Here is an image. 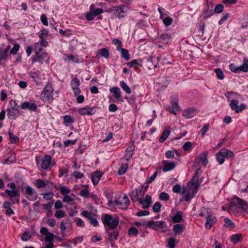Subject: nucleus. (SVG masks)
I'll return each mask as SVG.
<instances>
[{
	"mask_svg": "<svg viewBox=\"0 0 248 248\" xmlns=\"http://www.w3.org/2000/svg\"><path fill=\"white\" fill-rule=\"evenodd\" d=\"M200 216L201 217H205L206 221L205 225V228L207 229H210L217 221L216 218L213 216L211 212L209 211L208 209L205 208H202Z\"/></svg>",
	"mask_w": 248,
	"mask_h": 248,
	"instance_id": "nucleus-4",
	"label": "nucleus"
},
{
	"mask_svg": "<svg viewBox=\"0 0 248 248\" xmlns=\"http://www.w3.org/2000/svg\"><path fill=\"white\" fill-rule=\"evenodd\" d=\"M170 128L166 129L162 133L159 138V141L161 143L164 142L169 137L170 134Z\"/></svg>",
	"mask_w": 248,
	"mask_h": 248,
	"instance_id": "nucleus-31",
	"label": "nucleus"
},
{
	"mask_svg": "<svg viewBox=\"0 0 248 248\" xmlns=\"http://www.w3.org/2000/svg\"><path fill=\"white\" fill-rule=\"evenodd\" d=\"M114 202L122 209L126 210L130 204V201L125 193H120L115 196Z\"/></svg>",
	"mask_w": 248,
	"mask_h": 248,
	"instance_id": "nucleus-3",
	"label": "nucleus"
},
{
	"mask_svg": "<svg viewBox=\"0 0 248 248\" xmlns=\"http://www.w3.org/2000/svg\"><path fill=\"white\" fill-rule=\"evenodd\" d=\"M192 143L191 142L186 141L183 146V149L186 151H188L191 148Z\"/></svg>",
	"mask_w": 248,
	"mask_h": 248,
	"instance_id": "nucleus-60",
	"label": "nucleus"
},
{
	"mask_svg": "<svg viewBox=\"0 0 248 248\" xmlns=\"http://www.w3.org/2000/svg\"><path fill=\"white\" fill-rule=\"evenodd\" d=\"M242 238V235L241 233H236L233 235H232L231 236V241L234 243L236 244L238 242L240 241Z\"/></svg>",
	"mask_w": 248,
	"mask_h": 248,
	"instance_id": "nucleus-35",
	"label": "nucleus"
},
{
	"mask_svg": "<svg viewBox=\"0 0 248 248\" xmlns=\"http://www.w3.org/2000/svg\"><path fill=\"white\" fill-rule=\"evenodd\" d=\"M167 109L171 113L176 115L177 112L180 111V107L178 105V102H173L172 103L171 108L168 107Z\"/></svg>",
	"mask_w": 248,
	"mask_h": 248,
	"instance_id": "nucleus-26",
	"label": "nucleus"
},
{
	"mask_svg": "<svg viewBox=\"0 0 248 248\" xmlns=\"http://www.w3.org/2000/svg\"><path fill=\"white\" fill-rule=\"evenodd\" d=\"M225 96L227 97L228 101H230V106L231 109L234 110L236 113H238L239 112L243 110L246 108V105L242 103L240 105H238V101L236 99H232V98L231 95H234V97H240V95L239 94L235 92H227L225 94Z\"/></svg>",
	"mask_w": 248,
	"mask_h": 248,
	"instance_id": "nucleus-1",
	"label": "nucleus"
},
{
	"mask_svg": "<svg viewBox=\"0 0 248 248\" xmlns=\"http://www.w3.org/2000/svg\"><path fill=\"white\" fill-rule=\"evenodd\" d=\"M112 43L116 45L117 46V49L119 50L122 48V42L117 38H114L112 40Z\"/></svg>",
	"mask_w": 248,
	"mask_h": 248,
	"instance_id": "nucleus-46",
	"label": "nucleus"
},
{
	"mask_svg": "<svg viewBox=\"0 0 248 248\" xmlns=\"http://www.w3.org/2000/svg\"><path fill=\"white\" fill-rule=\"evenodd\" d=\"M119 50L121 52L122 57L124 59L125 61H128L130 59V55L127 49L121 48Z\"/></svg>",
	"mask_w": 248,
	"mask_h": 248,
	"instance_id": "nucleus-38",
	"label": "nucleus"
},
{
	"mask_svg": "<svg viewBox=\"0 0 248 248\" xmlns=\"http://www.w3.org/2000/svg\"><path fill=\"white\" fill-rule=\"evenodd\" d=\"M128 166L127 164H121L118 171V174L122 175L124 174L128 169Z\"/></svg>",
	"mask_w": 248,
	"mask_h": 248,
	"instance_id": "nucleus-39",
	"label": "nucleus"
},
{
	"mask_svg": "<svg viewBox=\"0 0 248 248\" xmlns=\"http://www.w3.org/2000/svg\"><path fill=\"white\" fill-rule=\"evenodd\" d=\"M8 135L10 137V140L12 143H15L19 140V138L14 135L11 131L8 132Z\"/></svg>",
	"mask_w": 248,
	"mask_h": 248,
	"instance_id": "nucleus-47",
	"label": "nucleus"
},
{
	"mask_svg": "<svg viewBox=\"0 0 248 248\" xmlns=\"http://www.w3.org/2000/svg\"><path fill=\"white\" fill-rule=\"evenodd\" d=\"M120 86L123 90L127 94H130L131 93V89L124 81H120Z\"/></svg>",
	"mask_w": 248,
	"mask_h": 248,
	"instance_id": "nucleus-37",
	"label": "nucleus"
},
{
	"mask_svg": "<svg viewBox=\"0 0 248 248\" xmlns=\"http://www.w3.org/2000/svg\"><path fill=\"white\" fill-rule=\"evenodd\" d=\"M220 153L221 154H223L224 157H226L230 158V157H232L233 155L232 152L231 150H227L226 149H222L220 150Z\"/></svg>",
	"mask_w": 248,
	"mask_h": 248,
	"instance_id": "nucleus-42",
	"label": "nucleus"
},
{
	"mask_svg": "<svg viewBox=\"0 0 248 248\" xmlns=\"http://www.w3.org/2000/svg\"><path fill=\"white\" fill-rule=\"evenodd\" d=\"M139 202L143 209H147L152 203L151 197L149 195H147L144 199H142L141 198Z\"/></svg>",
	"mask_w": 248,
	"mask_h": 248,
	"instance_id": "nucleus-16",
	"label": "nucleus"
},
{
	"mask_svg": "<svg viewBox=\"0 0 248 248\" xmlns=\"http://www.w3.org/2000/svg\"><path fill=\"white\" fill-rule=\"evenodd\" d=\"M97 53L100 56L105 58H108L109 57V52L108 49L104 48L97 51Z\"/></svg>",
	"mask_w": 248,
	"mask_h": 248,
	"instance_id": "nucleus-40",
	"label": "nucleus"
},
{
	"mask_svg": "<svg viewBox=\"0 0 248 248\" xmlns=\"http://www.w3.org/2000/svg\"><path fill=\"white\" fill-rule=\"evenodd\" d=\"M93 110L94 108H92L89 106H86L79 109L78 112L81 115H92L94 113Z\"/></svg>",
	"mask_w": 248,
	"mask_h": 248,
	"instance_id": "nucleus-21",
	"label": "nucleus"
},
{
	"mask_svg": "<svg viewBox=\"0 0 248 248\" xmlns=\"http://www.w3.org/2000/svg\"><path fill=\"white\" fill-rule=\"evenodd\" d=\"M225 226L227 227L232 228L234 226V223L229 218H225L224 219Z\"/></svg>",
	"mask_w": 248,
	"mask_h": 248,
	"instance_id": "nucleus-61",
	"label": "nucleus"
},
{
	"mask_svg": "<svg viewBox=\"0 0 248 248\" xmlns=\"http://www.w3.org/2000/svg\"><path fill=\"white\" fill-rule=\"evenodd\" d=\"M223 5L221 4H217L214 9V12L216 13H221L223 11Z\"/></svg>",
	"mask_w": 248,
	"mask_h": 248,
	"instance_id": "nucleus-56",
	"label": "nucleus"
},
{
	"mask_svg": "<svg viewBox=\"0 0 248 248\" xmlns=\"http://www.w3.org/2000/svg\"><path fill=\"white\" fill-rule=\"evenodd\" d=\"M159 38L162 41L170 40L171 39V36L167 33H164L159 36Z\"/></svg>",
	"mask_w": 248,
	"mask_h": 248,
	"instance_id": "nucleus-51",
	"label": "nucleus"
},
{
	"mask_svg": "<svg viewBox=\"0 0 248 248\" xmlns=\"http://www.w3.org/2000/svg\"><path fill=\"white\" fill-rule=\"evenodd\" d=\"M53 89L52 84L47 83L45 85L43 91L41 93V96L44 99L51 102L53 100Z\"/></svg>",
	"mask_w": 248,
	"mask_h": 248,
	"instance_id": "nucleus-8",
	"label": "nucleus"
},
{
	"mask_svg": "<svg viewBox=\"0 0 248 248\" xmlns=\"http://www.w3.org/2000/svg\"><path fill=\"white\" fill-rule=\"evenodd\" d=\"M198 189V188H197L195 190V186L191 184L188 188V191H187L186 188L184 187L183 188L182 193H186L185 196V201L186 202L189 201L190 199L194 197L197 192Z\"/></svg>",
	"mask_w": 248,
	"mask_h": 248,
	"instance_id": "nucleus-10",
	"label": "nucleus"
},
{
	"mask_svg": "<svg viewBox=\"0 0 248 248\" xmlns=\"http://www.w3.org/2000/svg\"><path fill=\"white\" fill-rule=\"evenodd\" d=\"M80 82L78 78H74L71 81V86L74 92V95L77 96L80 93L79 88Z\"/></svg>",
	"mask_w": 248,
	"mask_h": 248,
	"instance_id": "nucleus-12",
	"label": "nucleus"
},
{
	"mask_svg": "<svg viewBox=\"0 0 248 248\" xmlns=\"http://www.w3.org/2000/svg\"><path fill=\"white\" fill-rule=\"evenodd\" d=\"M162 164V171L163 172L172 170L175 169L176 166V163L174 162H170L167 160H163Z\"/></svg>",
	"mask_w": 248,
	"mask_h": 248,
	"instance_id": "nucleus-14",
	"label": "nucleus"
},
{
	"mask_svg": "<svg viewBox=\"0 0 248 248\" xmlns=\"http://www.w3.org/2000/svg\"><path fill=\"white\" fill-rule=\"evenodd\" d=\"M214 14V12L212 9H207L204 13L203 17L204 18H207L211 16Z\"/></svg>",
	"mask_w": 248,
	"mask_h": 248,
	"instance_id": "nucleus-62",
	"label": "nucleus"
},
{
	"mask_svg": "<svg viewBox=\"0 0 248 248\" xmlns=\"http://www.w3.org/2000/svg\"><path fill=\"white\" fill-rule=\"evenodd\" d=\"M48 35V31L47 30L45 29H43L41 31V33L39 35V37L40 38V40H44L46 39L47 36Z\"/></svg>",
	"mask_w": 248,
	"mask_h": 248,
	"instance_id": "nucleus-48",
	"label": "nucleus"
},
{
	"mask_svg": "<svg viewBox=\"0 0 248 248\" xmlns=\"http://www.w3.org/2000/svg\"><path fill=\"white\" fill-rule=\"evenodd\" d=\"M244 61V63L239 66V72L241 71L247 72L248 71V60L245 59Z\"/></svg>",
	"mask_w": 248,
	"mask_h": 248,
	"instance_id": "nucleus-43",
	"label": "nucleus"
},
{
	"mask_svg": "<svg viewBox=\"0 0 248 248\" xmlns=\"http://www.w3.org/2000/svg\"><path fill=\"white\" fill-rule=\"evenodd\" d=\"M159 199L162 201H168L170 199L169 194L166 192H161L159 194Z\"/></svg>",
	"mask_w": 248,
	"mask_h": 248,
	"instance_id": "nucleus-52",
	"label": "nucleus"
},
{
	"mask_svg": "<svg viewBox=\"0 0 248 248\" xmlns=\"http://www.w3.org/2000/svg\"><path fill=\"white\" fill-rule=\"evenodd\" d=\"M31 234L30 232H25L22 236V240L23 241H27L30 239Z\"/></svg>",
	"mask_w": 248,
	"mask_h": 248,
	"instance_id": "nucleus-64",
	"label": "nucleus"
},
{
	"mask_svg": "<svg viewBox=\"0 0 248 248\" xmlns=\"http://www.w3.org/2000/svg\"><path fill=\"white\" fill-rule=\"evenodd\" d=\"M60 190L63 196L68 195L70 193V189L65 186H61Z\"/></svg>",
	"mask_w": 248,
	"mask_h": 248,
	"instance_id": "nucleus-44",
	"label": "nucleus"
},
{
	"mask_svg": "<svg viewBox=\"0 0 248 248\" xmlns=\"http://www.w3.org/2000/svg\"><path fill=\"white\" fill-rule=\"evenodd\" d=\"M34 184L38 188H44L47 185L43 180L40 179L36 180L34 181Z\"/></svg>",
	"mask_w": 248,
	"mask_h": 248,
	"instance_id": "nucleus-34",
	"label": "nucleus"
},
{
	"mask_svg": "<svg viewBox=\"0 0 248 248\" xmlns=\"http://www.w3.org/2000/svg\"><path fill=\"white\" fill-rule=\"evenodd\" d=\"M108 239L111 242L118 239V232L117 231H112L108 232Z\"/></svg>",
	"mask_w": 248,
	"mask_h": 248,
	"instance_id": "nucleus-36",
	"label": "nucleus"
},
{
	"mask_svg": "<svg viewBox=\"0 0 248 248\" xmlns=\"http://www.w3.org/2000/svg\"><path fill=\"white\" fill-rule=\"evenodd\" d=\"M146 225L147 227L152 228L155 231L165 229L167 227L166 222L164 221H155L150 220L147 222Z\"/></svg>",
	"mask_w": 248,
	"mask_h": 248,
	"instance_id": "nucleus-9",
	"label": "nucleus"
},
{
	"mask_svg": "<svg viewBox=\"0 0 248 248\" xmlns=\"http://www.w3.org/2000/svg\"><path fill=\"white\" fill-rule=\"evenodd\" d=\"M109 91L113 94L114 97L117 99L121 97V90L118 87H113L109 89Z\"/></svg>",
	"mask_w": 248,
	"mask_h": 248,
	"instance_id": "nucleus-29",
	"label": "nucleus"
},
{
	"mask_svg": "<svg viewBox=\"0 0 248 248\" xmlns=\"http://www.w3.org/2000/svg\"><path fill=\"white\" fill-rule=\"evenodd\" d=\"M183 218V213L181 211H177L175 215L172 217V220L174 223L181 222Z\"/></svg>",
	"mask_w": 248,
	"mask_h": 248,
	"instance_id": "nucleus-30",
	"label": "nucleus"
},
{
	"mask_svg": "<svg viewBox=\"0 0 248 248\" xmlns=\"http://www.w3.org/2000/svg\"><path fill=\"white\" fill-rule=\"evenodd\" d=\"M30 77L36 82L38 83L40 81V78L39 77V72L38 71H31L29 73Z\"/></svg>",
	"mask_w": 248,
	"mask_h": 248,
	"instance_id": "nucleus-28",
	"label": "nucleus"
},
{
	"mask_svg": "<svg viewBox=\"0 0 248 248\" xmlns=\"http://www.w3.org/2000/svg\"><path fill=\"white\" fill-rule=\"evenodd\" d=\"M184 225L181 224H176L174 225L173 230L175 235L182 233L183 231Z\"/></svg>",
	"mask_w": 248,
	"mask_h": 248,
	"instance_id": "nucleus-32",
	"label": "nucleus"
},
{
	"mask_svg": "<svg viewBox=\"0 0 248 248\" xmlns=\"http://www.w3.org/2000/svg\"><path fill=\"white\" fill-rule=\"evenodd\" d=\"M202 172V170L200 168H199L195 171L194 173V175L193 176L191 181L190 182L191 184L192 185H194L195 186V190L198 188L199 187V174H201Z\"/></svg>",
	"mask_w": 248,
	"mask_h": 248,
	"instance_id": "nucleus-17",
	"label": "nucleus"
},
{
	"mask_svg": "<svg viewBox=\"0 0 248 248\" xmlns=\"http://www.w3.org/2000/svg\"><path fill=\"white\" fill-rule=\"evenodd\" d=\"M21 108L23 109H29L31 111H35L37 109V106L35 103L27 101L21 105Z\"/></svg>",
	"mask_w": 248,
	"mask_h": 248,
	"instance_id": "nucleus-19",
	"label": "nucleus"
},
{
	"mask_svg": "<svg viewBox=\"0 0 248 248\" xmlns=\"http://www.w3.org/2000/svg\"><path fill=\"white\" fill-rule=\"evenodd\" d=\"M43 196L44 199L46 200H50L53 198L54 194L52 192H48L43 194Z\"/></svg>",
	"mask_w": 248,
	"mask_h": 248,
	"instance_id": "nucleus-63",
	"label": "nucleus"
},
{
	"mask_svg": "<svg viewBox=\"0 0 248 248\" xmlns=\"http://www.w3.org/2000/svg\"><path fill=\"white\" fill-rule=\"evenodd\" d=\"M102 220L104 225L108 226L110 229L112 230H114L117 227L119 221L118 218L113 219L111 215L107 214L104 215Z\"/></svg>",
	"mask_w": 248,
	"mask_h": 248,
	"instance_id": "nucleus-5",
	"label": "nucleus"
},
{
	"mask_svg": "<svg viewBox=\"0 0 248 248\" xmlns=\"http://www.w3.org/2000/svg\"><path fill=\"white\" fill-rule=\"evenodd\" d=\"M48 60V57L46 53L37 52L32 58V62L33 63L39 62L42 64L44 62H47Z\"/></svg>",
	"mask_w": 248,
	"mask_h": 248,
	"instance_id": "nucleus-11",
	"label": "nucleus"
},
{
	"mask_svg": "<svg viewBox=\"0 0 248 248\" xmlns=\"http://www.w3.org/2000/svg\"><path fill=\"white\" fill-rule=\"evenodd\" d=\"M64 124L66 126H69L74 122V119L69 115H65L63 117Z\"/></svg>",
	"mask_w": 248,
	"mask_h": 248,
	"instance_id": "nucleus-33",
	"label": "nucleus"
},
{
	"mask_svg": "<svg viewBox=\"0 0 248 248\" xmlns=\"http://www.w3.org/2000/svg\"><path fill=\"white\" fill-rule=\"evenodd\" d=\"M81 215L88 220H90L93 217L92 214L88 211H83L81 213Z\"/></svg>",
	"mask_w": 248,
	"mask_h": 248,
	"instance_id": "nucleus-57",
	"label": "nucleus"
},
{
	"mask_svg": "<svg viewBox=\"0 0 248 248\" xmlns=\"http://www.w3.org/2000/svg\"><path fill=\"white\" fill-rule=\"evenodd\" d=\"M21 188L23 190H25L24 193L25 195V197L29 201H34L37 199L38 194L37 192L30 186H22Z\"/></svg>",
	"mask_w": 248,
	"mask_h": 248,
	"instance_id": "nucleus-7",
	"label": "nucleus"
},
{
	"mask_svg": "<svg viewBox=\"0 0 248 248\" xmlns=\"http://www.w3.org/2000/svg\"><path fill=\"white\" fill-rule=\"evenodd\" d=\"M128 8L123 4L113 6L108 8L107 11L112 14L115 18H123L125 16V14Z\"/></svg>",
	"mask_w": 248,
	"mask_h": 248,
	"instance_id": "nucleus-2",
	"label": "nucleus"
},
{
	"mask_svg": "<svg viewBox=\"0 0 248 248\" xmlns=\"http://www.w3.org/2000/svg\"><path fill=\"white\" fill-rule=\"evenodd\" d=\"M161 207V204L159 202H156L153 205V210L155 212H159L160 211Z\"/></svg>",
	"mask_w": 248,
	"mask_h": 248,
	"instance_id": "nucleus-59",
	"label": "nucleus"
},
{
	"mask_svg": "<svg viewBox=\"0 0 248 248\" xmlns=\"http://www.w3.org/2000/svg\"><path fill=\"white\" fill-rule=\"evenodd\" d=\"M208 155V152L207 151H205L202 154L199 155L197 156L198 158L199 159L200 162L204 166L206 165L208 162L207 159Z\"/></svg>",
	"mask_w": 248,
	"mask_h": 248,
	"instance_id": "nucleus-25",
	"label": "nucleus"
},
{
	"mask_svg": "<svg viewBox=\"0 0 248 248\" xmlns=\"http://www.w3.org/2000/svg\"><path fill=\"white\" fill-rule=\"evenodd\" d=\"M19 47L20 46L18 44H15L14 45V47L10 50L9 53L10 54H16L17 51L19 50Z\"/></svg>",
	"mask_w": 248,
	"mask_h": 248,
	"instance_id": "nucleus-53",
	"label": "nucleus"
},
{
	"mask_svg": "<svg viewBox=\"0 0 248 248\" xmlns=\"http://www.w3.org/2000/svg\"><path fill=\"white\" fill-rule=\"evenodd\" d=\"M215 72H216V75H217V78L221 80L224 78V76L223 73L222 71L221 70V69H220L219 68L216 69Z\"/></svg>",
	"mask_w": 248,
	"mask_h": 248,
	"instance_id": "nucleus-50",
	"label": "nucleus"
},
{
	"mask_svg": "<svg viewBox=\"0 0 248 248\" xmlns=\"http://www.w3.org/2000/svg\"><path fill=\"white\" fill-rule=\"evenodd\" d=\"M75 222L76 225L79 227H84L85 223L82 219L80 218L77 217L75 219Z\"/></svg>",
	"mask_w": 248,
	"mask_h": 248,
	"instance_id": "nucleus-55",
	"label": "nucleus"
},
{
	"mask_svg": "<svg viewBox=\"0 0 248 248\" xmlns=\"http://www.w3.org/2000/svg\"><path fill=\"white\" fill-rule=\"evenodd\" d=\"M196 114V110L192 108L185 109L183 112V116L186 118H192Z\"/></svg>",
	"mask_w": 248,
	"mask_h": 248,
	"instance_id": "nucleus-23",
	"label": "nucleus"
},
{
	"mask_svg": "<svg viewBox=\"0 0 248 248\" xmlns=\"http://www.w3.org/2000/svg\"><path fill=\"white\" fill-rule=\"evenodd\" d=\"M10 49L11 46L9 45L4 49H0V61L7 60Z\"/></svg>",
	"mask_w": 248,
	"mask_h": 248,
	"instance_id": "nucleus-22",
	"label": "nucleus"
},
{
	"mask_svg": "<svg viewBox=\"0 0 248 248\" xmlns=\"http://www.w3.org/2000/svg\"><path fill=\"white\" fill-rule=\"evenodd\" d=\"M138 231L134 227L130 228L128 230V234L129 235L136 236L138 235Z\"/></svg>",
	"mask_w": 248,
	"mask_h": 248,
	"instance_id": "nucleus-54",
	"label": "nucleus"
},
{
	"mask_svg": "<svg viewBox=\"0 0 248 248\" xmlns=\"http://www.w3.org/2000/svg\"><path fill=\"white\" fill-rule=\"evenodd\" d=\"M65 215V213L61 210H58L56 212L55 214V216L57 218H62Z\"/></svg>",
	"mask_w": 248,
	"mask_h": 248,
	"instance_id": "nucleus-58",
	"label": "nucleus"
},
{
	"mask_svg": "<svg viewBox=\"0 0 248 248\" xmlns=\"http://www.w3.org/2000/svg\"><path fill=\"white\" fill-rule=\"evenodd\" d=\"M51 159L52 157L51 156L48 155H45L42 161V168L44 170L48 169L51 165Z\"/></svg>",
	"mask_w": 248,
	"mask_h": 248,
	"instance_id": "nucleus-18",
	"label": "nucleus"
},
{
	"mask_svg": "<svg viewBox=\"0 0 248 248\" xmlns=\"http://www.w3.org/2000/svg\"><path fill=\"white\" fill-rule=\"evenodd\" d=\"M139 60H133L131 61V62H127L126 63V64L128 67H129L130 68L132 67H136V66L140 65V64L139 63Z\"/></svg>",
	"mask_w": 248,
	"mask_h": 248,
	"instance_id": "nucleus-49",
	"label": "nucleus"
},
{
	"mask_svg": "<svg viewBox=\"0 0 248 248\" xmlns=\"http://www.w3.org/2000/svg\"><path fill=\"white\" fill-rule=\"evenodd\" d=\"M19 107L16 101L12 100L9 102V106L7 109L9 118L12 119L19 114Z\"/></svg>",
	"mask_w": 248,
	"mask_h": 248,
	"instance_id": "nucleus-6",
	"label": "nucleus"
},
{
	"mask_svg": "<svg viewBox=\"0 0 248 248\" xmlns=\"http://www.w3.org/2000/svg\"><path fill=\"white\" fill-rule=\"evenodd\" d=\"M102 176V173L99 171H96L92 173V180L94 185H96L98 184Z\"/></svg>",
	"mask_w": 248,
	"mask_h": 248,
	"instance_id": "nucleus-24",
	"label": "nucleus"
},
{
	"mask_svg": "<svg viewBox=\"0 0 248 248\" xmlns=\"http://www.w3.org/2000/svg\"><path fill=\"white\" fill-rule=\"evenodd\" d=\"M232 202L239 204L243 211L248 212V202H247L239 197H235Z\"/></svg>",
	"mask_w": 248,
	"mask_h": 248,
	"instance_id": "nucleus-15",
	"label": "nucleus"
},
{
	"mask_svg": "<svg viewBox=\"0 0 248 248\" xmlns=\"http://www.w3.org/2000/svg\"><path fill=\"white\" fill-rule=\"evenodd\" d=\"M90 10L92 13H93V14L96 16L98 15H99L103 13V10L102 8H94V4H92L90 6Z\"/></svg>",
	"mask_w": 248,
	"mask_h": 248,
	"instance_id": "nucleus-41",
	"label": "nucleus"
},
{
	"mask_svg": "<svg viewBox=\"0 0 248 248\" xmlns=\"http://www.w3.org/2000/svg\"><path fill=\"white\" fill-rule=\"evenodd\" d=\"M143 194L144 192L142 191L141 189H136L132 191L131 193V199L133 202H139L141 199Z\"/></svg>",
	"mask_w": 248,
	"mask_h": 248,
	"instance_id": "nucleus-13",
	"label": "nucleus"
},
{
	"mask_svg": "<svg viewBox=\"0 0 248 248\" xmlns=\"http://www.w3.org/2000/svg\"><path fill=\"white\" fill-rule=\"evenodd\" d=\"M224 155L220 153V151L216 155V159L220 164L224 163Z\"/></svg>",
	"mask_w": 248,
	"mask_h": 248,
	"instance_id": "nucleus-45",
	"label": "nucleus"
},
{
	"mask_svg": "<svg viewBox=\"0 0 248 248\" xmlns=\"http://www.w3.org/2000/svg\"><path fill=\"white\" fill-rule=\"evenodd\" d=\"M75 197H76V195L74 194L64 196L62 198V202H66L67 204L72 205L75 201Z\"/></svg>",
	"mask_w": 248,
	"mask_h": 248,
	"instance_id": "nucleus-27",
	"label": "nucleus"
},
{
	"mask_svg": "<svg viewBox=\"0 0 248 248\" xmlns=\"http://www.w3.org/2000/svg\"><path fill=\"white\" fill-rule=\"evenodd\" d=\"M5 192L11 198H14L16 197H18V198L16 199L15 201L13 200H12L13 204H15L16 202H19V193L16 189H15L13 190L6 189Z\"/></svg>",
	"mask_w": 248,
	"mask_h": 248,
	"instance_id": "nucleus-20",
	"label": "nucleus"
}]
</instances>
